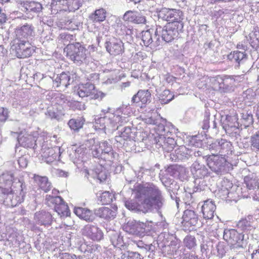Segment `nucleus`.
<instances>
[{
    "label": "nucleus",
    "instance_id": "1",
    "mask_svg": "<svg viewBox=\"0 0 259 259\" xmlns=\"http://www.w3.org/2000/svg\"><path fill=\"white\" fill-rule=\"evenodd\" d=\"M142 194L145 195V198L139 203L131 200L125 202L126 208L131 210H138L147 212L153 207L160 208L163 204V198L161 191L152 183H148L146 186H140L137 190L136 198H141Z\"/></svg>",
    "mask_w": 259,
    "mask_h": 259
},
{
    "label": "nucleus",
    "instance_id": "2",
    "mask_svg": "<svg viewBox=\"0 0 259 259\" xmlns=\"http://www.w3.org/2000/svg\"><path fill=\"white\" fill-rule=\"evenodd\" d=\"M64 51L66 56L74 63L81 64L87 58L88 50L79 42L67 45Z\"/></svg>",
    "mask_w": 259,
    "mask_h": 259
},
{
    "label": "nucleus",
    "instance_id": "3",
    "mask_svg": "<svg viewBox=\"0 0 259 259\" xmlns=\"http://www.w3.org/2000/svg\"><path fill=\"white\" fill-rule=\"evenodd\" d=\"M10 51L12 54L20 59L28 58L34 53V49L28 41L19 39L13 40Z\"/></svg>",
    "mask_w": 259,
    "mask_h": 259
},
{
    "label": "nucleus",
    "instance_id": "4",
    "mask_svg": "<svg viewBox=\"0 0 259 259\" xmlns=\"http://www.w3.org/2000/svg\"><path fill=\"white\" fill-rule=\"evenodd\" d=\"M158 17L166 21L167 23H173L175 25L184 26L183 13L180 9L163 8L158 13Z\"/></svg>",
    "mask_w": 259,
    "mask_h": 259
},
{
    "label": "nucleus",
    "instance_id": "5",
    "mask_svg": "<svg viewBox=\"0 0 259 259\" xmlns=\"http://www.w3.org/2000/svg\"><path fill=\"white\" fill-rule=\"evenodd\" d=\"M173 23H166L162 28L161 26L157 27L155 32L156 35L160 33L162 39L166 42H170L177 38L179 31L184 26L175 25Z\"/></svg>",
    "mask_w": 259,
    "mask_h": 259
},
{
    "label": "nucleus",
    "instance_id": "6",
    "mask_svg": "<svg viewBox=\"0 0 259 259\" xmlns=\"http://www.w3.org/2000/svg\"><path fill=\"white\" fill-rule=\"evenodd\" d=\"M223 237L232 249L243 248L246 246V243L244 240V235L239 233L235 229L225 231Z\"/></svg>",
    "mask_w": 259,
    "mask_h": 259
},
{
    "label": "nucleus",
    "instance_id": "7",
    "mask_svg": "<svg viewBox=\"0 0 259 259\" xmlns=\"http://www.w3.org/2000/svg\"><path fill=\"white\" fill-rule=\"evenodd\" d=\"M77 94L80 97H90L93 99L102 98L104 96L102 92L96 89L94 84L90 82L79 84Z\"/></svg>",
    "mask_w": 259,
    "mask_h": 259
},
{
    "label": "nucleus",
    "instance_id": "8",
    "mask_svg": "<svg viewBox=\"0 0 259 259\" xmlns=\"http://www.w3.org/2000/svg\"><path fill=\"white\" fill-rule=\"evenodd\" d=\"M47 199L48 202L55 205V210L61 217H67L70 214L68 205L60 196H49Z\"/></svg>",
    "mask_w": 259,
    "mask_h": 259
},
{
    "label": "nucleus",
    "instance_id": "9",
    "mask_svg": "<svg viewBox=\"0 0 259 259\" xmlns=\"http://www.w3.org/2000/svg\"><path fill=\"white\" fill-rule=\"evenodd\" d=\"M151 93L149 90H140L132 99V102L140 108H144L151 102Z\"/></svg>",
    "mask_w": 259,
    "mask_h": 259
},
{
    "label": "nucleus",
    "instance_id": "10",
    "mask_svg": "<svg viewBox=\"0 0 259 259\" xmlns=\"http://www.w3.org/2000/svg\"><path fill=\"white\" fill-rule=\"evenodd\" d=\"M105 47L107 51L114 56L122 54L124 51L123 43L120 39L116 38H113L106 41Z\"/></svg>",
    "mask_w": 259,
    "mask_h": 259
},
{
    "label": "nucleus",
    "instance_id": "11",
    "mask_svg": "<svg viewBox=\"0 0 259 259\" xmlns=\"http://www.w3.org/2000/svg\"><path fill=\"white\" fill-rule=\"evenodd\" d=\"M34 220L35 223L38 225L48 226L52 224L53 217L48 211L41 210L35 213Z\"/></svg>",
    "mask_w": 259,
    "mask_h": 259
},
{
    "label": "nucleus",
    "instance_id": "12",
    "mask_svg": "<svg viewBox=\"0 0 259 259\" xmlns=\"http://www.w3.org/2000/svg\"><path fill=\"white\" fill-rule=\"evenodd\" d=\"M215 209L216 206L213 201L210 199L204 201L201 206L203 218L205 220L213 219Z\"/></svg>",
    "mask_w": 259,
    "mask_h": 259
},
{
    "label": "nucleus",
    "instance_id": "13",
    "mask_svg": "<svg viewBox=\"0 0 259 259\" xmlns=\"http://www.w3.org/2000/svg\"><path fill=\"white\" fill-rule=\"evenodd\" d=\"M226 160L218 155H212L207 159V163L208 167L212 170L218 171L221 169L224 166Z\"/></svg>",
    "mask_w": 259,
    "mask_h": 259
},
{
    "label": "nucleus",
    "instance_id": "14",
    "mask_svg": "<svg viewBox=\"0 0 259 259\" xmlns=\"http://www.w3.org/2000/svg\"><path fill=\"white\" fill-rule=\"evenodd\" d=\"M123 20L135 24H143L146 22L145 17L138 12L128 11L123 15Z\"/></svg>",
    "mask_w": 259,
    "mask_h": 259
},
{
    "label": "nucleus",
    "instance_id": "15",
    "mask_svg": "<svg viewBox=\"0 0 259 259\" xmlns=\"http://www.w3.org/2000/svg\"><path fill=\"white\" fill-rule=\"evenodd\" d=\"M20 4L24 8L26 13H37L41 11L42 9L40 3L34 1H21Z\"/></svg>",
    "mask_w": 259,
    "mask_h": 259
},
{
    "label": "nucleus",
    "instance_id": "16",
    "mask_svg": "<svg viewBox=\"0 0 259 259\" xmlns=\"http://www.w3.org/2000/svg\"><path fill=\"white\" fill-rule=\"evenodd\" d=\"M182 219L185 225L195 226L198 221V216L194 211L187 209L184 211Z\"/></svg>",
    "mask_w": 259,
    "mask_h": 259
},
{
    "label": "nucleus",
    "instance_id": "17",
    "mask_svg": "<svg viewBox=\"0 0 259 259\" xmlns=\"http://www.w3.org/2000/svg\"><path fill=\"white\" fill-rule=\"evenodd\" d=\"M70 79L69 72H63L53 80V85L57 88L61 87L67 88L70 83Z\"/></svg>",
    "mask_w": 259,
    "mask_h": 259
},
{
    "label": "nucleus",
    "instance_id": "18",
    "mask_svg": "<svg viewBox=\"0 0 259 259\" xmlns=\"http://www.w3.org/2000/svg\"><path fill=\"white\" fill-rule=\"evenodd\" d=\"M227 58L229 61L235 63L237 68H239L240 64L246 58V54L245 52L234 51L228 55Z\"/></svg>",
    "mask_w": 259,
    "mask_h": 259
},
{
    "label": "nucleus",
    "instance_id": "19",
    "mask_svg": "<svg viewBox=\"0 0 259 259\" xmlns=\"http://www.w3.org/2000/svg\"><path fill=\"white\" fill-rule=\"evenodd\" d=\"M96 214L100 218L106 220H110L114 219L116 215L115 209L112 210L107 207H102L96 210Z\"/></svg>",
    "mask_w": 259,
    "mask_h": 259
},
{
    "label": "nucleus",
    "instance_id": "20",
    "mask_svg": "<svg viewBox=\"0 0 259 259\" xmlns=\"http://www.w3.org/2000/svg\"><path fill=\"white\" fill-rule=\"evenodd\" d=\"M74 213L79 218L88 222H92L94 220L93 212L89 209L82 207H75Z\"/></svg>",
    "mask_w": 259,
    "mask_h": 259
},
{
    "label": "nucleus",
    "instance_id": "21",
    "mask_svg": "<svg viewBox=\"0 0 259 259\" xmlns=\"http://www.w3.org/2000/svg\"><path fill=\"white\" fill-rule=\"evenodd\" d=\"M85 231L89 237L94 241H100L103 237V233L95 226H87Z\"/></svg>",
    "mask_w": 259,
    "mask_h": 259
},
{
    "label": "nucleus",
    "instance_id": "22",
    "mask_svg": "<svg viewBox=\"0 0 259 259\" xmlns=\"http://www.w3.org/2000/svg\"><path fill=\"white\" fill-rule=\"evenodd\" d=\"M66 0H52L51 9L52 13L57 14L61 11H67L68 7L66 5Z\"/></svg>",
    "mask_w": 259,
    "mask_h": 259
},
{
    "label": "nucleus",
    "instance_id": "23",
    "mask_svg": "<svg viewBox=\"0 0 259 259\" xmlns=\"http://www.w3.org/2000/svg\"><path fill=\"white\" fill-rule=\"evenodd\" d=\"M34 179L40 189L45 192H47L51 189L50 183L48 182V178L46 177H41L35 175Z\"/></svg>",
    "mask_w": 259,
    "mask_h": 259
},
{
    "label": "nucleus",
    "instance_id": "24",
    "mask_svg": "<svg viewBox=\"0 0 259 259\" xmlns=\"http://www.w3.org/2000/svg\"><path fill=\"white\" fill-rule=\"evenodd\" d=\"M85 119L82 117H78L77 118H71L68 122V125L71 130L78 132L83 127L84 124Z\"/></svg>",
    "mask_w": 259,
    "mask_h": 259
},
{
    "label": "nucleus",
    "instance_id": "25",
    "mask_svg": "<svg viewBox=\"0 0 259 259\" xmlns=\"http://www.w3.org/2000/svg\"><path fill=\"white\" fill-rule=\"evenodd\" d=\"M33 30L31 27L28 25H24L18 29L16 31V39H21L23 38H27L32 35Z\"/></svg>",
    "mask_w": 259,
    "mask_h": 259
},
{
    "label": "nucleus",
    "instance_id": "26",
    "mask_svg": "<svg viewBox=\"0 0 259 259\" xmlns=\"http://www.w3.org/2000/svg\"><path fill=\"white\" fill-rule=\"evenodd\" d=\"M106 17V11L103 8L96 10L94 13L90 16V19L94 22H100L104 21Z\"/></svg>",
    "mask_w": 259,
    "mask_h": 259
},
{
    "label": "nucleus",
    "instance_id": "27",
    "mask_svg": "<svg viewBox=\"0 0 259 259\" xmlns=\"http://www.w3.org/2000/svg\"><path fill=\"white\" fill-rule=\"evenodd\" d=\"M183 244L185 248L193 251L197 246L196 239L194 236L187 235L183 239Z\"/></svg>",
    "mask_w": 259,
    "mask_h": 259
},
{
    "label": "nucleus",
    "instance_id": "28",
    "mask_svg": "<svg viewBox=\"0 0 259 259\" xmlns=\"http://www.w3.org/2000/svg\"><path fill=\"white\" fill-rule=\"evenodd\" d=\"M249 41L251 46L254 49L259 48V30L252 31L249 34Z\"/></svg>",
    "mask_w": 259,
    "mask_h": 259
},
{
    "label": "nucleus",
    "instance_id": "29",
    "mask_svg": "<svg viewBox=\"0 0 259 259\" xmlns=\"http://www.w3.org/2000/svg\"><path fill=\"white\" fill-rule=\"evenodd\" d=\"M24 196L25 193L22 188L20 189L19 194H13L11 199V205L12 206H16L21 203L24 201Z\"/></svg>",
    "mask_w": 259,
    "mask_h": 259
},
{
    "label": "nucleus",
    "instance_id": "30",
    "mask_svg": "<svg viewBox=\"0 0 259 259\" xmlns=\"http://www.w3.org/2000/svg\"><path fill=\"white\" fill-rule=\"evenodd\" d=\"M42 156L47 162H51L56 159L57 154L54 148H49L44 152Z\"/></svg>",
    "mask_w": 259,
    "mask_h": 259
},
{
    "label": "nucleus",
    "instance_id": "31",
    "mask_svg": "<svg viewBox=\"0 0 259 259\" xmlns=\"http://www.w3.org/2000/svg\"><path fill=\"white\" fill-rule=\"evenodd\" d=\"M113 195L109 191L103 192L98 198L99 201L103 205L110 203L112 201Z\"/></svg>",
    "mask_w": 259,
    "mask_h": 259
},
{
    "label": "nucleus",
    "instance_id": "32",
    "mask_svg": "<svg viewBox=\"0 0 259 259\" xmlns=\"http://www.w3.org/2000/svg\"><path fill=\"white\" fill-rule=\"evenodd\" d=\"M141 39L146 46H149L152 42V33L150 30L142 32Z\"/></svg>",
    "mask_w": 259,
    "mask_h": 259
},
{
    "label": "nucleus",
    "instance_id": "33",
    "mask_svg": "<svg viewBox=\"0 0 259 259\" xmlns=\"http://www.w3.org/2000/svg\"><path fill=\"white\" fill-rule=\"evenodd\" d=\"M173 98L174 95L169 90H164L160 96V100L162 104H167Z\"/></svg>",
    "mask_w": 259,
    "mask_h": 259
},
{
    "label": "nucleus",
    "instance_id": "34",
    "mask_svg": "<svg viewBox=\"0 0 259 259\" xmlns=\"http://www.w3.org/2000/svg\"><path fill=\"white\" fill-rule=\"evenodd\" d=\"M250 142L253 149L259 150V131L251 137Z\"/></svg>",
    "mask_w": 259,
    "mask_h": 259
},
{
    "label": "nucleus",
    "instance_id": "35",
    "mask_svg": "<svg viewBox=\"0 0 259 259\" xmlns=\"http://www.w3.org/2000/svg\"><path fill=\"white\" fill-rule=\"evenodd\" d=\"M238 227L243 231L249 230L251 226L250 221L246 219H242L237 224Z\"/></svg>",
    "mask_w": 259,
    "mask_h": 259
},
{
    "label": "nucleus",
    "instance_id": "36",
    "mask_svg": "<svg viewBox=\"0 0 259 259\" xmlns=\"http://www.w3.org/2000/svg\"><path fill=\"white\" fill-rule=\"evenodd\" d=\"M66 5L68 7L67 10L68 11H73L79 8L77 0H66Z\"/></svg>",
    "mask_w": 259,
    "mask_h": 259
},
{
    "label": "nucleus",
    "instance_id": "37",
    "mask_svg": "<svg viewBox=\"0 0 259 259\" xmlns=\"http://www.w3.org/2000/svg\"><path fill=\"white\" fill-rule=\"evenodd\" d=\"M222 82L224 85H226V87H228L230 85L234 84L235 79L232 76H226L222 79Z\"/></svg>",
    "mask_w": 259,
    "mask_h": 259
},
{
    "label": "nucleus",
    "instance_id": "38",
    "mask_svg": "<svg viewBox=\"0 0 259 259\" xmlns=\"http://www.w3.org/2000/svg\"><path fill=\"white\" fill-rule=\"evenodd\" d=\"M131 131L130 129L125 128L123 132H121L120 137L124 140H130L131 139Z\"/></svg>",
    "mask_w": 259,
    "mask_h": 259
},
{
    "label": "nucleus",
    "instance_id": "39",
    "mask_svg": "<svg viewBox=\"0 0 259 259\" xmlns=\"http://www.w3.org/2000/svg\"><path fill=\"white\" fill-rule=\"evenodd\" d=\"M245 183L250 190L254 189L256 187V181L254 179L247 178L245 180Z\"/></svg>",
    "mask_w": 259,
    "mask_h": 259
},
{
    "label": "nucleus",
    "instance_id": "40",
    "mask_svg": "<svg viewBox=\"0 0 259 259\" xmlns=\"http://www.w3.org/2000/svg\"><path fill=\"white\" fill-rule=\"evenodd\" d=\"M8 116V111L3 107H0V121H5Z\"/></svg>",
    "mask_w": 259,
    "mask_h": 259
},
{
    "label": "nucleus",
    "instance_id": "41",
    "mask_svg": "<svg viewBox=\"0 0 259 259\" xmlns=\"http://www.w3.org/2000/svg\"><path fill=\"white\" fill-rule=\"evenodd\" d=\"M62 259H80V256H76L75 254L64 253L62 254Z\"/></svg>",
    "mask_w": 259,
    "mask_h": 259
},
{
    "label": "nucleus",
    "instance_id": "42",
    "mask_svg": "<svg viewBox=\"0 0 259 259\" xmlns=\"http://www.w3.org/2000/svg\"><path fill=\"white\" fill-rule=\"evenodd\" d=\"M119 27L120 29L121 32H119V34L120 35H124L127 34V31L130 30L127 29V27L124 24H120L119 26Z\"/></svg>",
    "mask_w": 259,
    "mask_h": 259
},
{
    "label": "nucleus",
    "instance_id": "43",
    "mask_svg": "<svg viewBox=\"0 0 259 259\" xmlns=\"http://www.w3.org/2000/svg\"><path fill=\"white\" fill-rule=\"evenodd\" d=\"M7 20L6 15L2 12V10L0 8V25L5 23Z\"/></svg>",
    "mask_w": 259,
    "mask_h": 259
},
{
    "label": "nucleus",
    "instance_id": "44",
    "mask_svg": "<svg viewBox=\"0 0 259 259\" xmlns=\"http://www.w3.org/2000/svg\"><path fill=\"white\" fill-rule=\"evenodd\" d=\"M127 259H141L140 254L137 252H132L128 255Z\"/></svg>",
    "mask_w": 259,
    "mask_h": 259
},
{
    "label": "nucleus",
    "instance_id": "45",
    "mask_svg": "<svg viewBox=\"0 0 259 259\" xmlns=\"http://www.w3.org/2000/svg\"><path fill=\"white\" fill-rule=\"evenodd\" d=\"M18 163L20 166L24 167L27 165V162L24 157H20L18 160Z\"/></svg>",
    "mask_w": 259,
    "mask_h": 259
},
{
    "label": "nucleus",
    "instance_id": "46",
    "mask_svg": "<svg viewBox=\"0 0 259 259\" xmlns=\"http://www.w3.org/2000/svg\"><path fill=\"white\" fill-rule=\"evenodd\" d=\"M1 191L4 195H9L12 194L13 192L11 187H9V188H1Z\"/></svg>",
    "mask_w": 259,
    "mask_h": 259
},
{
    "label": "nucleus",
    "instance_id": "47",
    "mask_svg": "<svg viewBox=\"0 0 259 259\" xmlns=\"http://www.w3.org/2000/svg\"><path fill=\"white\" fill-rule=\"evenodd\" d=\"M251 259H259V247L258 249L253 250L251 254Z\"/></svg>",
    "mask_w": 259,
    "mask_h": 259
},
{
    "label": "nucleus",
    "instance_id": "48",
    "mask_svg": "<svg viewBox=\"0 0 259 259\" xmlns=\"http://www.w3.org/2000/svg\"><path fill=\"white\" fill-rule=\"evenodd\" d=\"M255 116L259 121V105L257 106L255 110Z\"/></svg>",
    "mask_w": 259,
    "mask_h": 259
},
{
    "label": "nucleus",
    "instance_id": "49",
    "mask_svg": "<svg viewBox=\"0 0 259 259\" xmlns=\"http://www.w3.org/2000/svg\"><path fill=\"white\" fill-rule=\"evenodd\" d=\"M189 259H198V256L196 255L195 254H189Z\"/></svg>",
    "mask_w": 259,
    "mask_h": 259
},
{
    "label": "nucleus",
    "instance_id": "50",
    "mask_svg": "<svg viewBox=\"0 0 259 259\" xmlns=\"http://www.w3.org/2000/svg\"><path fill=\"white\" fill-rule=\"evenodd\" d=\"M10 0H0V3L3 4L4 3L8 2Z\"/></svg>",
    "mask_w": 259,
    "mask_h": 259
},
{
    "label": "nucleus",
    "instance_id": "51",
    "mask_svg": "<svg viewBox=\"0 0 259 259\" xmlns=\"http://www.w3.org/2000/svg\"><path fill=\"white\" fill-rule=\"evenodd\" d=\"M67 34H65V33H63V34H60V36L61 37V38H63V37H64L65 38L66 36H67Z\"/></svg>",
    "mask_w": 259,
    "mask_h": 259
},
{
    "label": "nucleus",
    "instance_id": "52",
    "mask_svg": "<svg viewBox=\"0 0 259 259\" xmlns=\"http://www.w3.org/2000/svg\"><path fill=\"white\" fill-rule=\"evenodd\" d=\"M204 124L206 125V126H208V124H209V122L208 120H205L204 121Z\"/></svg>",
    "mask_w": 259,
    "mask_h": 259
},
{
    "label": "nucleus",
    "instance_id": "53",
    "mask_svg": "<svg viewBox=\"0 0 259 259\" xmlns=\"http://www.w3.org/2000/svg\"><path fill=\"white\" fill-rule=\"evenodd\" d=\"M141 0H131V1L134 2L135 3H137L140 2Z\"/></svg>",
    "mask_w": 259,
    "mask_h": 259
},
{
    "label": "nucleus",
    "instance_id": "54",
    "mask_svg": "<svg viewBox=\"0 0 259 259\" xmlns=\"http://www.w3.org/2000/svg\"><path fill=\"white\" fill-rule=\"evenodd\" d=\"M140 198L139 199H138L139 200V201H140L139 203H140L142 201H140V200H139Z\"/></svg>",
    "mask_w": 259,
    "mask_h": 259
}]
</instances>
